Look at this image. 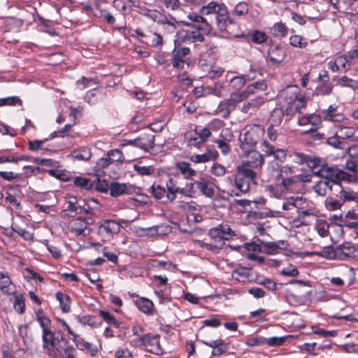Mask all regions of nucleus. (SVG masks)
Instances as JSON below:
<instances>
[{
    "instance_id": "obj_1",
    "label": "nucleus",
    "mask_w": 358,
    "mask_h": 358,
    "mask_svg": "<svg viewBox=\"0 0 358 358\" xmlns=\"http://www.w3.org/2000/svg\"><path fill=\"white\" fill-rule=\"evenodd\" d=\"M199 13L206 16L213 25L214 23L220 33L237 38L242 36L231 29V26H235L236 22L230 18L227 7L222 2L212 1L203 6Z\"/></svg>"
},
{
    "instance_id": "obj_2",
    "label": "nucleus",
    "mask_w": 358,
    "mask_h": 358,
    "mask_svg": "<svg viewBox=\"0 0 358 358\" xmlns=\"http://www.w3.org/2000/svg\"><path fill=\"white\" fill-rule=\"evenodd\" d=\"M278 100L280 109L274 110L271 114V118L278 117L275 121L277 124H280L284 114L293 116L306 104L305 97L299 95V90L296 86H289L282 90Z\"/></svg>"
},
{
    "instance_id": "obj_3",
    "label": "nucleus",
    "mask_w": 358,
    "mask_h": 358,
    "mask_svg": "<svg viewBox=\"0 0 358 358\" xmlns=\"http://www.w3.org/2000/svg\"><path fill=\"white\" fill-rule=\"evenodd\" d=\"M36 316L43 330V348L48 351L50 357L57 358L58 351L56 350L55 347L62 340V334L59 331L55 333L50 329L51 321L42 310L36 312Z\"/></svg>"
},
{
    "instance_id": "obj_4",
    "label": "nucleus",
    "mask_w": 358,
    "mask_h": 358,
    "mask_svg": "<svg viewBox=\"0 0 358 358\" xmlns=\"http://www.w3.org/2000/svg\"><path fill=\"white\" fill-rule=\"evenodd\" d=\"M264 133V128L261 124L246 126L244 132L239 136L240 149L253 148L262 139Z\"/></svg>"
},
{
    "instance_id": "obj_5",
    "label": "nucleus",
    "mask_w": 358,
    "mask_h": 358,
    "mask_svg": "<svg viewBox=\"0 0 358 358\" xmlns=\"http://www.w3.org/2000/svg\"><path fill=\"white\" fill-rule=\"evenodd\" d=\"M257 173L252 169H246L243 166H237L234 174V182L236 187L242 193H247L250 187V184H257Z\"/></svg>"
},
{
    "instance_id": "obj_6",
    "label": "nucleus",
    "mask_w": 358,
    "mask_h": 358,
    "mask_svg": "<svg viewBox=\"0 0 358 358\" xmlns=\"http://www.w3.org/2000/svg\"><path fill=\"white\" fill-rule=\"evenodd\" d=\"M314 175L329 180L335 187L337 184H340V181L350 180L351 178L348 173L340 170L336 166H329L327 163L324 168L315 171Z\"/></svg>"
},
{
    "instance_id": "obj_7",
    "label": "nucleus",
    "mask_w": 358,
    "mask_h": 358,
    "mask_svg": "<svg viewBox=\"0 0 358 358\" xmlns=\"http://www.w3.org/2000/svg\"><path fill=\"white\" fill-rule=\"evenodd\" d=\"M242 156L245 159L238 166H243L246 169H257L261 168L264 163V155L252 148L241 149Z\"/></svg>"
},
{
    "instance_id": "obj_8",
    "label": "nucleus",
    "mask_w": 358,
    "mask_h": 358,
    "mask_svg": "<svg viewBox=\"0 0 358 358\" xmlns=\"http://www.w3.org/2000/svg\"><path fill=\"white\" fill-rule=\"evenodd\" d=\"M208 235L210 238H215L224 245L225 240H229L234 236L235 232L231 229L228 224L222 223L217 227L210 229Z\"/></svg>"
},
{
    "instance_id": "obj_9",
    "label": "nucleus",
    "mask_w": 358,
    "mask_h": 358,
    "mask_svg": "<svg viewBox=\"0 0 358 358\" xmlns=\"http://www.w3.org/2000/svg\"><path fill=\"white\" fill-rule=\"evenodd\" d=\"M189 48L175 45L172 52L171 62L174 68L177 69H184V66L187 63V56L189 54Z\"/></svg>"
},
{
    "instance_id": "obj_10",
    "label": "nucleus",
    "mask_w": 358,
    "mask_h": 358,
    "mask_svg": "<svg viewBox=\"0 0 358 358\" xmlns=\"http://www.w3.org/2000/svg\"><path fill=\"white\" fill-rule=\"evenodd\" d=\"M234 135L230 129L225 128L222 129L219 138L213 141L217 145V148L221 150L222 153L224 155L231 152V147L229 143L233 138Z\"/></svg>"
},
{
    "instance_id": "obj_11",
    "label": "nucleus",
    "mask_w": 358,
    "mask_h": 358,
    "mask_svg": "<svg viewBox=\"0 0 358 358\" xmlns=\"http://www.w3.org/2000/svg\"><path fill=\"white\" fill-rule=\"evenodd\" d=\"M180 177L179 173L171 174L168 180L166 182L167 189L166 197L169 201H173L176 199V194H180L181 187H180Z\"/></svg>"
},
{
    "instance_id": "obj_12",
    "label": "nucleus",
    "mask_w": 358,
    "mask_h": 358,
    "mask_svg": "<svg viewBox=\"0 0 358 358\" xmlns=\"http://www.w3.org/2000/svg\"><path fill=\"white\" fill-rule=\"evenodd\" d=\"M90 224L88 219L83 218L79 217L76 219L72 220L69 223V229L72 232L74 233L76 236H86L90 234V229L87 226Z\"/></svg>"
},
{
    "instance_id": "obj_13",
    "label": "nucleus",
    "mask_w": 358,
    "mask_h": 358,
    "mask_svg": "<svg viewBox=\"0 0 358 358\" xmlns=\"http://www.w3.org/2000/svg\"><path fill=\"white\" fill-rule=\"evenodd\" d=\"M262 147V151L266 156H273L275 161L278 162L282 163L285 161L287 157L286 150L277 148L266 141H263Z\"/></svg>"
},
{
    "instance_id": "obj_14",
    "label": "nucleus",
    "mask_w": 358,
    "mask_h": 358,
    "mask_svg": "<svg viewBox=\"0 0 358 358\" xmlns=\"http://www.w3.org/2000/svg\"><path fill=\"white\" fill-rule=\"evenodd\" d=\"M78 200L76 196H69L66 198V207L63 210L65 215L74 217L82 213H89V210L83 208L80 205H77Z\"/></svg>"
},
{
    "instance_id": "obj_15",
    "label": "nucleus",
    "mask_w": 358,
    "mask_h": 358,
    "mask_svg": "<svg viewBox=\"0 0 358 358\" xmlns=\"http://www.w3.org/2000/svg\"><path fill=\"white\" fill-rule=\"evenodd\" d=\"M143 349L153 354H161L162 352V349L159 343V336L158 335H152L150 334L144 335Z\"/></svg>"
},
{
    "instance_id": "obj_16",
    "label": "nucleus",
    "mask_w": 358,
    "mask_h": 358,
    "mask_svg": "<svg viewBox=\"0 0 358 358\" xmlns=\"http://www.w3.org/2000/svg\"><path fill=\"white\" fill-rule=\"evenodd\" d=\"M134 146L148 152L155 145V136L151 134H143L134 139Z\"/></svg>"
},
{
    "instance_id": "obj_17",
    "label": "nucleus",
    "mask_w": 358,
    "mask_h": 358,
    "mask_svg": "<svg viewBox=\"0 0 358 358\" xmlns=\"http://www.w3.org/2000/svg\"><path fill=\"white\" fill-rule=\"evenodd\" d=\"M0 290L6 295L16 293L15 285L13 283L9 275L6 272L0 271Z\"/></svg>"
},
{
    "instance_id": "obj_18",
    "label": "nucleus",
    "mask_w": 358,
    "mask_h": 358,
    "mask_svg": "<svg viewBox=\"0 0 358 358\" xmlns=\"http://www.w3.org/2000/svg\"><path fill=\"white\" fill-rule=\"evenodd\" d=\"M203 343L213 348L212 355L213 356H220L224 354L229 348V343H226L222 338H218L210 341H203Z\"/></svg>"
},
{
    "instance_id": "obj_19",
    "label": "nucleus",
    "mask_w": 358,
    "mask_h": 358,
    "mask_svg": "<svg viewBox=\"0 0 358 358\" xmlns=\"http://www.w3.org/2000/svg\"><path fill=\"white\" fill-rule=\"evenodd\" d=\"M322 114L324 119L329 122H341L346 119L336 106H329L327 109L323 110Z\"/></svg>"
},
{
    "instance_id": "obj_20",
    "label": "nucleus",
    "mask_w": 358,
    "mask_h": 358,
    "mask_svg": "<svg viewBox=\"0 0 358 358\" xmlns=\"http://www.w3.org/2000/svg\"><path fill=\"white\" fill-rule=\"evenodd\" d=\"M298 124L300 126L310 125V127H318L321 124V117L315 113L301 115L299 114Z\"/></svg>"
},
{
    "instance_id": "obj_21",
    "label": "nucleus",
    "mask_w": 358,
    "mask_h": 358,
    "mask_svg": "<svg viewBox=\"0 0 358 358\" xmlns=\"http://www.w3.org/2000/svg\"><path fill=\"white\" fill-rule=\"evenodd\" d=\"M74 342L77 348L81 350H87L90 352L91 356H95L98 352V349L96 345L92 343L85 341V339L80 335L74 336V338H71Z\"/></svg>"
},
{
    "instance_id": "obj_22",
    "label": "nucleus",
    "mask_w": 358,
    "mask_h": 358,
    "mask_svg": "<svg viewBox=\"0 0 358 358\" xmlns=\"http://www.w3.org/2000/svg\"><path fill=\"white\" fill-rule=\"evenodd\" d=\"M357 252L356 247L350 243H345L337 246V257L339 260H345L354 257Z\"/></svg>"
},
{
    "instance_id": "obj_23",
    "label": "nucleus",
    "mask_w": 358,
    "mask_h": 358,
    "mask_svg": "<svg viewBox=\"0 0 358 358\" xmlns=\"http://www.w3.org/2000/svg\"><path fill=\"white\" fill-rule=\"evenodd\" d=\"M285 57V51L280 46H272L268 51V59L273 64L282 62Z\"/></svg>"
},
{
    "instance_id": "obj_24",
    "label": "nucleus",
    "mask_w": 358,
    "mask_h": 358,
    "mask_svg": "<svg viewBox=\"0 0 358 358\" xmlns=\"http://www.w3.org/2000/svg\"><path fill=\"white\" fill-rule=\"evenodd\" d=\"M219 156L217 150L208 149L202 155H193L190 157V160L194 163H206L211 160L216 159Z\"/></svg>"
},
{
    "instance_id": "obj_25",
    "label": "nucleus",
    "mask_w": 358,
    "mask_h": 358,
    "mask_svg": "<svg viewBox=\"0 0 358 358\" xmlns=\"http://www.w3.org/2000/svg\"><path fill=\"white\" fill-rule=\"evenodd\" d=\"M99 229L101 232L111 235L120 231V225L115 220H105L100 223Z\"/></svg>"
},
{
    "instance_id": "obj_26",
    "label": "nucleus",
    "mask_w": 358,
    "mask_h": 358,
    "mask_svg": "<svg viewBox=\"0 0 358 358\" xmlns=\"http://www.w3.org/2000/svg\"><path fill=\"white\" fill-rule=\"evenodd\" d=\"M236 108L234 103L230 98L222 100L218 105L216 113L220 114L222 117L227 118L231 112Z\"/></svg>"
},
{
    "instance_id": "obj_27",
    "label": "nucleus",
    "mask_w": 358,
    "mask_h": 358,
    "mask_svg": "<svg viewBox=\"0 0 358 358\" xmlns=\"http://www.w3.org/2000/svg\"><path fill=\"white\" fill-rule=\"evenodd\" d=\"M336 187H337L339 190L337 196H339V198L344 202L351 201H355L358 202V194L353 192L350 188L342 187L341 183L337 184Z\"/></svg>"
},
{
    "instance_id": "obj_28",
    "label": "nucleus",
    "mask_w": 358,
    "mask_h": 358,
    "mask_svg": "<svg viewBox=\"0 0 358 358\" xmlns=\"http://www.w3.org/2000/svg\"><path fill=\"white\" fill-rule=\"evenodd\" d=\"M333 185L327 179L320 178V179L316 182L313 189L314 192L319 196H324L327 195L329 189H332Z\"/></svg>"
},
{
    "instance_id": "obj_29",
    "label": "nucleus",
    "mask_w": 358,
    "mask_h": 358,
    "mask_svg": "<svg viewBox=\"0 0 358 358\" xmlns=\"http://www.w3.org/2000/svg\"><path fill=\"white\" fill-rule=\"evenodd\" d=\"M163 228V225H156L148 227H138V231L141 232V235L153 236L155 235H162L166 234V231L169 230L168 227H165V229H162Z\"/></svg>"
},
{
    "instance_id": "obj_30",
    "label": "nucleus",
    "mask_w": 358,
    "mask_h": 358,
    "mask_svg": "<svg viewBox=\"0 0 358 358\" xmlns=\"http://www.w3.org/2000/svg\"><path fill=\"white\" fill-rule=\"evenodd\" d=\"M131 186L127 183H120L112 182L110 184V193L113 197L119 196L122 194L129 193Z\"/></svg>"
},
{
    "instance_id": "obj_31",
    "label": "nucleus",
    "mask_w": 358,
    "mask_h": 358,
    "mask_svg": "<svg viewBox=\"0 0 358 358\" xmlns=\"http://www.w3.org/2000/svg\"><path fill=\"white\" fill-rule=\"evenodd\" d=\"M187 25L191 26L196 29V31H201L207 35L213 34V25L207 17H203V20H200L199 22H196L195 24H187Z\"/></svg>"
},
{
    "instance_id": "obj_32",
    "label": "nucleus",
    "mask_w": 358,
    "mask_h": 358,
    "mask_svg": "<svg viewBox=\"0 0 358 358\" xmlns=\"http://www.w3.org/2000/svg\"><path fill=\"white\" fill-rule=\"evenodd\" d=\"M196 188L199 189L201 193L208 197H212L215 194V190L213 185L204 178H201L199 180H196Z\"/></svg>"
},
{
    "instance_id": "obj_33",
    "label": "nucleus",
    "mask_w": 358,
    "mask_h": 358,
    "mask_svg": "<svg viewBox=\"0 0 358 358\" xmlns=\"http://www.w3.org/2000/svg\"><path fill=\"white\" fill-rule=\"evenodd\" d=\"M266 171L271 179H279L282 178L281 164L275 161H271L268 162Z\"/></svg>"
},
{
    "instance_id": "obj_34",
    "label": "nucleus",
    "mask_w": 358,
    "mask_h": 358,
    "mask_svg": "<svg viewBox=\"0 0 358 358\" xmlns=\"http://www.w3.org/2000/svg\"><path fill=\"white\" fill-rule=\"evenodd\" d=\"M70 156L77 160L87 161L92 157V152L90 148L83 146L74 150Z\"/></svg>"
},
{
    "instance_id": "obj_35",
    "label": "nucleus",
    "mask_w": 358,
    "mask_h": 358,
    "mask_svg": "<svg viewBox=\"0 0 358 358\" xmlns=\"http://www.w3.org/2000/svg\"><path fill=\"white\" fill-rule=\"evenodd\" d=\"M176 167L186 179H190L196 174V171L191 168L188 162H179L176 164Z\"/></svg>"
},
{
    "instance_id": "obj_36",
    "label": "nucleus",
    "mask_w": 358,
    "mask_h": 358,
    "mask_svg": "<svg viewBox=\"0 0 358 358\" xmlns=\"http://www.w3.org/2000/svg\"><path fill=\"white\" fill-rule=\"evenodd\" d=\"M306 164L312 170L313 173L317 170H320L325 166L326 162L317 157L308 155Z\"/></svg>"
},
{
    "instance_id": "obj_37",
    "label": "nucleus",
    "mask_w": 358,
    "mask_h": 358,
    "mask_svg": "<svg viewBox=\"0 0 358 358\" xmlns=\"http://www.w3.org/2000/svg\"><path fill=\"white\" fill-rule=\"evenodd\" d=\"M297 179L296 177L282 178L279 187L282 191L294 192L297 187Z\"/></svg>"
},
{
    "instance_id": "obj_38",
    "label": "nucleus",
    "mask_w": 358,
    "mask_h": 358,
    "mask_svg": "<svg viewBox=\"0 0 358 358\" xmlns=\"http://www.w3.org/2000/svg\"><path fill=\"white\" fill-rule=\"evenodd\" d=\"M57 300L59 302V306L63 313H68L71 309V298L66 294L57 292L55 294Z\"/></svg>"
},
{
    "instance_id": "obj_39",
    "label": "nucleus",
    "mask_w": 358,
    "mask_h": 358,
    "mask_svg": "<svg viewBox=\"0 0 358 358\" xmlns=\"http://www.w3.org/2000/svg\"><path fill=\"white\" fill-rule=\"evenodd\" d=\"M185 139L187 141V145L189 147L200 148V146L203 143L194 131L185 133Z\"/></svg>"
},
{
    "instance_id": "obj_40",
    "label": "nucleus",
    "mask_w": 358,
    "mask_h": 358,
    "mask_svg": "<svg viewBox=\"0 0 358 358\" xmlns=\"http://www.w3.org/2000/svg\"><path fill=\"white\" fill-rule=\"evenodd\" d=\"M355 128L352 127L339 126L336 131V136L341 139H347L352 137L355 134Z\"/></svg>"
},
{
    "instance_id": "obj_41",
    "label": "nucleus",
    "mask_w": 358,
    "mask_h": 358,
    "mask_svg": "<svg viewBox=\"0 0 358 358\" xmlns=\"http://www.w3.org/2000/svg\"><path fill=\"white\" fill-rule=\"evenodd\" d=\"M313 254L326 259H338L337 246L336 248L332 246L324 247L322 251L313 252Z\"/></svg>"
},
{
    "instance_id": "obj_42",
    "label": "nucleus",
    "mask_w": 358,
    "mask_h": 358,
    "mask_svg": "<svg viewBox=\"0 0 358 358\" xmlns=\"http://www.w3.org/2000/svg\"><path fill=\"white\" fill-rule=\"evenodd\" d=\"M138 308L144 313L150 314L153 309V303L152 301L141 298L136 301Z\"/></svg>"
},
{
    "instance_id": "obj_43",
    "label": "nucleus",
    "mask_w": 358,
    "mask_h": 358,
    "mask_svg": "<svg viewBox=\"0 0 358 358\" xmlns=\"http://www.w3.org/2000/svg\"><path fill=\"white\" fill-rule=\"evenodd\" d=\"M176 20L173 17H172L171 20H169L166 17H164L162 19L158 21V24H162L164 29L171 34L175 32L176 29Z\"/></svg>"
},
{
    "instance_id": "obj_44",
    "label": "nucleus",
    "mask_w": 358,
    "mask_h": 358,
    "mask_svg": "<svg viewBox=\"0 0 358 358\" xmlns=\"http://www.w3.org/2000/svg\"><path fill=\"white\" fill-rule=\"evenodd\" d=\"M263 103L264 101L262 98L252 99L250 101L243 103L241 110L245 113H249L251 110H254L259 108Z\"/></svg>"
},
{
    "instance_id": "obj_45",
    "label": "nucleus",
    "mask_w": 358,
    "mask_h": 358,
    "mask_svg": "<svg viewBox=\"0 0 358 358\" xmlns=\"http://www.w3.org/2000/svg\"><path fill=\"white\" fill-rule=\"evenodd\" d=\"M334 85L328 82H320V84L316 87L315 93L317 95H329L331 93Z\"/></svg>"
},
{
    "instance_id": "obj_46",
    "label": "nucleus",
    "mask_w": 358,
    "mask_h": 358,
    "mask_svg": "<svg viewBox=\"0 0 358 358\" xmlns=\"http://www.w3.org/2000/svg\"><path fill=\"white\" fill-rule=\"evenodd\" d=\"M220 241H217L215 238H210V243L200 241L199 245L202 248H206V249L217 253L223 246Z\"/></svg>"
},
{
    "instance_id": "obj_47",
    "label": "nucleus",
    "mask_w": 358,
    "mask_h": 358,
    "mask_svg": "<svg viewBox=\"0 0 358 358\" xmlns=\"http://www.w3.org/2000/svg\"><path fill=\"white\" fill-rule=\"evenodd\" d=\"M196 189H198L196 188V181L193 182H187L185 185V187H181L180 194L185 197L192 198L196 193Z\"/></svg>"
},
{
    "instance_id": "obj_48",
    "label": "nucleus",
    "mask_w": 358,
    "mask_h": 358,
    "mask_svg": "<svg viewBox=\"0 0 358 358\" xmlns=\"http://www.w3.org/2000/svg\"><path fill=\"white\" fill-rule=\"evenodd\" d=\"M181 43H191L189 30L182 29L177 32L175 45L180 46Z\"/></svg>"
},
{
    "instance_id": "obj_49",
    "label": "nucleus",
    "mask_w": 358,
    "mask_h": 358,
    "mask_svg": "<svg viewBox=\"0 0 358 358\" xmlns=\"http://www.w3.org/2000/svg\"><path fill=\"white\" fill-rule=\"evenodd\" d=\"M261 243L263 244V250L264 253L268 255H275L280 252L281 250L278 243L275 242H264L262 241Z\"/></svg>"
},
{
    "instance_id": "obj_50",
    "label": "nucleus",
    "mask_w": 358,
    "mask_h": 358,
    "mask_svg": "<svg viewBox=\"0 0 358 358\" xmlns=\"http://www.w3.org/2000/svg\"><path fill=\"white\" fill-rule=\"evenodd\" d=\"M15 302L13 304V308L16 312L20 314H22L24 312L25 304L24 296L21 294L15 293Z\"/></svg>"
},
{
    "instance_id": "obj_51",
    "label": "nucleus",
    "mask_w": 358,
    "mask_h": 358,
    "mask_svg": "<svg viewBox=\"0 0 358 358\" xmlns=\"http://www.w3.org/2000/svg\"><path fill=\"white\" fill-rule=\"evenodd\" d=\"M74 185L83 189H90L94 187L92 181L86 178L76 177L73 180Z\"/></svg>"
},
{
    "instance_id": "obj_52",
    "label": "nucleus",
    "mask_w": 358,
    "mask_h": 358,
    "mask_svg": "<svg viewBox=\"0 0 358 358\" xmlns=\"http://www.w3.org/2000/svg\"><path fill=\"white\" fill-rule=\"evenodd\" d=\"M274 36L285 37L288 33L287 27L282 22H276L271 28Z\"/></svg>"
},
{
    "instance_id": "obj_53",
    "label": "nucleus",
    "mask_w": 358,
    "mask_h": 358,
    "mask_svg": "<svg viewBox=\"0 0 358 358\" xmlns=\"http://www.w3.org/2000/svg\"><path fill=\"white\" fill-rule=\"evenodd\" d=\"M77 319L81 324H87L92 327H100L102 324V322H97L96 317L92 315L78 317Z\"/></svg>"
},
{
    "instance_id": "obj_54",
    "label": "nucleus",
    "mask_w": 358,
    "mask_h": 358,
    "mask_svg": "<svg viewBox=\"0 0 358 358\" xmlns=\"http://www.w3.org/2000/svg\"><path fill=\"white\" fill-rule=\"evenodd\" d=\"M134 170L140 176H151L155 173V169L152 166L134 165Z\"/></svg>"
},
{
    "instance_id": "obj_55",
    "label": "nucleus",
    "mask_w": 358,
    "mask_h": 358,
    "mask_svg": "<svg viewBox=\"0 0 358 358\" xmlns=\"http://www.w3.org/2000/svg\"><path fill=\"white\" fill-rule=\"evenodd\" d=\"M245 85V76L242 75L231 79L229 86L235 90H241Z\"/></svg>"
},
{
    "instance_id": "obj_56",
    "label": "nucleus",
    "mask_w": 358,
    "mask_h": 358,
    "mask_svg": "<svg viewBox=\"0 0 358 358\" xmlns=\"http://www.w3.org/2000/svg\"><path fill=\"white\" fill-rule=\"evenodd\" d=\"M248 276L249 270L245 268L234 270L231 273L232 278L238 281H244Z\"/></svg>"
},
{
    "instance_id": "obj_57",
    "label": "nucleus",
    "mask_w": 358,
    "mask_h": 358,
    "mask_svg": "<svg viewBox=\"0 0 358 358\" xmlns=\"http://www.w3.org/2000/svg\"><path fill=\"white\" fill-rule=\"evenodd\" d=\"M100 316L109 324L118 328L120 327V323L115 319V317L108 311L100 310L99 311Z\"/></svg>"
},
{
    "instance_id": "obj_58",
    "label": "nucleus",
    "mask_w": 358,
    "mask_h": 358,
    "mask_svg": "<svg viewBox=\"0 0 358 358\" xmlns=\"http://www.w3.org/2000/svg\"><path fill=\"white\" fill-rule=\"evenodd\" d=\"M12 230L22 236L24 240H32L34 236L31 233L20 227L17 224L13 223L11 226Z\"/></svg>"
},
{
    "instance_id": "obj_59",
    "label": "nucleus",
    "mask_w": 358,
    "mask_h": 358,
    "mask_svg": "<svg viewBox=\"0 0 358 358\" xmlns=\"http://www.w3.org/2000/svg\"><path fill=\"white\" fill-rule=\"evenodd\" d=\"M289 336H273L270 338H265V344L268 345V346H280L282 345Z\"/></svg>"
},
{
    "instance_id": "obj_60",
    "label": "nucleus",
    "mask_w": 358,
    "mask_h": 358,
    "mask_svg": "<svg viewBox=\"0 0 358 358\" xmlns=\"http://www.w3.org/2000/svg\"><path fill=\"white\" fill-rule=\"evenodd\" d=\"M194 132L199 136L200 140L206 142L210 137L211 134L207 127L196 126L194 129Z\"/></svg>"
},
{
    "instance_id": "obj_61",
    "label": "nucleus",
    "mask_w": 358,
    "mask_h": 358,
    "mask_svg": "<svg viewBox=\"0 0 358 358\" xmlns=\"http://www.w3.org/2000/svg\"><path fill=\"white\" fill-rule=\"evenodd\" d=\"M289 156L291 158L292 162L297 164L299 165L306 164V159H308L307 155L296 151L289 154Z\"/></svg>"
},
{
    "instance_id": "obj_62",
    "label": "nucleus",
    "mask_w": 358,
    "mask_h": 358,
    "mask_svg": "<svg viewBox=\"0 0 358 358\" xmlns=\"http://www.w3.org/2000/svg\"><path fill=\"white\" fill-rule=\"evenodd\" d=\"M147 38L149 40L150 45L152 47L158 48L162 47L163 45L162 36L157 33H150Z\"/></svg>"
},
{
    "instance_id": "obj_63",
    "label": "nucleus",
    "mask_w": 358,
    "mask_h": 358,
    "mask_svg": "<svg viewBox=\"0 0 358 358\" xmlns=\"http://www.w3.org/2000/svg\"><path fill=\"white\" fill-rule=\"evenodd\" d=\"M338 83L342 86L349 87L354 90L358 89V81L352 80L346 76H342L339 78Z\"/></svg>"
},
{
    "instance_id": "obj_64",
    "label": "nucleus",
    "mask_w": 358,
    "mask_h": 358,
    "mask_svg": "<svg viewBox=\"0 0 358 358\" xmlns=\"http://www.w3.org/2000/svg\"><path fill=\"white\" fill-rule=\"evenodd\" d=\"M290 44L296 48H303L307 45L306 41L299 35L292 36L289 38Z\"/></svg>"
}]
</instances>
